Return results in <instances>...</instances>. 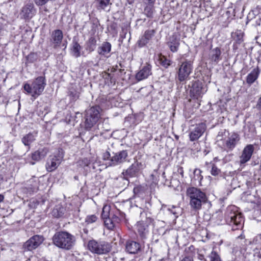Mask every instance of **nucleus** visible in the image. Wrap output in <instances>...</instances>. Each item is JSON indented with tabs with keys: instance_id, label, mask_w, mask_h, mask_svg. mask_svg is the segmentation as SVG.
<instances>
[{
	"instance_id": "nucleus-3",
	"label": "nucleus",
	"mask_w": 261,
	"mask_h": 261,
	"mask_svg": "<svg viewBox=\"0 0 261 261\" xmlns=\"http://www.w3.org/2000/svg\"><path fill=\"white\" fill-rule=\"evenodd\" d=\"M187 195L190 198V204L195 210L201 208L202 203H205L207 198L205 194L200 189L191 187L187 189Z\"/></svg>"
},
{
	"instance_id": "nucleus-12",
	"label": "nucleus",
	"mask_w": 261,
	"mask_h": 261,
	"mask_svg": "<svg viewBox=\"0 0 261 261\" xmlns=\"http://www.w3.org/2000/svg\"><path fill=\"white\" fill-rule=\"evenodd\" d=\"M36 12L34 4L29 3L22 8L20 15L21 17L24 19H30L35 15Z\"/></svg>"
},
{
	"instance_id": "nucleus-10",
	"label": "nucleus",
	"mask_w": 261,
	"mask_h": 261,
	"mask_svg": "<svg viewBox=\"0 0 261 261\" xmlns=\"http://www.w3.org/2000/svg\"><path fill=\"white\" fill-rule=\"evenodd\" d=\"M127 156L128 153L126 150L113 153L111 157L110 165L115 166L122 164L126 161Z\"/></svg>"
},
{
	"instance_id": "nucleus-48",
	"label": "nucleus",
	"mask_w": 261,
	"mask_h": 261,
	"mask_svg": "<svg viewBox=\"0 0 261 261\" xmlns=\"http://www.w3.org/2000/svg\"><path fill=\"white\" fill-rule=\"evenodd\" d=\"M4 199V197L3 195L0 194V203L3 201Z\"/></svg>"
},
{
	"instance_id": "nucleus-15",
	"label": "nucleus",
	"mask_w": 261,
	"mask_h": 261,
	"mask_svg": "<svg viewBox=\"0 0 261 261\" xmlns=\"http://www.w3.org/2000/svg\"><path fill=\"white\" fill-rule=\"evenodd\" d=\"M151 74V66L149 64L144 66L136 75V79L142 81Z\"/></svg>"
},
{
	"instance_id": "nucleus-27",
	"label": "nucleus",
	"mask_w": 261,
	"mask_h": 261,
	"mask_svg": "<svg viewBox=\"0 0 261 261\" xmlns=\"http://www.w3.org/2000/svg\"><path fill=\"white\" fill-rule=\"evenodd\" d=\"M65 212V208L59 205L55 207V208L52 211L51 214L54 217L59 218L64 215Z\"/></svg>"
},
{
	"instance_id": "nucleus-29",
	"label": "nucleus",
	"mask_w": 261,
	"mask_h": 261,
	"mask_svg": "<svg viewBox=\"0 0 261 261\" xmlns=\"http://www.w3.org/2000/svg\"><path fill=\"white\" fill-rule=\"evenodd\" d=\"M244 33L241 30H237L231 33V37L237 44H240L243 41Z\"/></svg>"
},
{
	"instance_id": "nucleus-31",
	"label": "nucleus",
	"mask_w": 261,
	"mask_h": 261,
	"mask_svg": "<svg viewBox=\"0 0 261 261\" xmlns=\"http://www.w3.org/2000/svg\"><path fill=\"white\" fill-rule=\"evenodd\" d=\"M207 257L208 261H222L220 255L215 250H212Z\"/></svg>"
},
{
	"instance_id": "nucleus-44",
	"label": "nucleus",
	"mask_w": 261,
	"mask_h": 261,
	"mask_svg": "<svg viewBox=\"0 0 261 261\" xmlns=\"http://www.w3.org/2000/svg\"><path fill=\"white\" fill-rule=\"evenodd\" d=\"M180 261H193L192 258L190 257H186L181 259Z\"/></svg>"
},
{
	"instance_id": "nucleus-19",
	"label": "nucleus",
	"mask_w": 261,
	"mask_h": 261,
	"mask_svg": "<svg viewBox=\"0 0 261 261\" xmlns=\"http://www.w3.org/2000/svg\"><path fill=\"white\" fill-rule=\"evenodd\" d=\"M63 33L60 30H56L52 32L51 38L53 43L55 46L60 45L63 39Z\"/></svg>"
},
{
	"instance_id": "nucleus-11",
	"label": "nucleus",
	"mask_w": 261,
	"mask_h": 261,
	"mask_svg": "<svg viewBox=\"0 0 261 261\" xmlns=\"http://www.w3.org/2000/svg\"><path fill=\"white\" fill-rule=\"evenodd\" d=\"M254 150V146L252 144L247 145L244 147L241 155L239 156V163L241 166H244L250 160Z\"/></svg>"
},
{
	"instance_id": "nucleus-16",
	"label": "nucleus",
	"mask_w": 261,
	"mask_h": 261,
	"mask_svg": "<svg viewBox=\"0 0 261 261\" xmlns=\"http://www.w3.org/2000/svg\"><path fill=\"white\" fill-rule=\"evenodd\" d=\"M155 31L154 30H150L146 31L144 35L138 40V44L140 47H143L146 45L149 41L154 36Z\"/></svg>"
},
{
	"instance_id": "nucleus-20",
	"label": "nucleus",
	"mask_w": 261,
	"mask_h": 261,
	"mask_svg": "<svg viewBox=\"0 0 261 261\" xmlns=\"http://www.w3.org/2000/svg\"><path fill=\"white\" fill-rule=\"evenodd\" d=\"M111 50V44L108 42H104L98 47L97 53L99 55L108 57L107 55Z\"/></svg>"
},
{
	"instance_id": "nucleus-5",
	"label": "nucleus",
	"mask_w": 261,
	"mask_h": 261,
	"mask_svg": "<svg viewBox=\"0 0 261 261\" xmlns=\"http://www.w3.org/2000/svg\"><path fill=\"white\" fill-rule=\"evenodd\" d=\"M100 118L99 108L92 107L85 111V128L90 130L98 121Z\"/></svg>"
},
{
	"instance_id": "nucleus-37",
	"label": "nucleus",
	"mask_w": 261,
	"mask_h": 261,
	"mask_svg": "<svg viewBox=\"0 0 261 261\" xmlns=\"http://www.w3.org/2000/svg\"><path fill=\"white\" fill-rule=\"evenodd\" d=\"M88 49L90 51H93L95 48L96 40L94 37H91L88 40Z\"/></svg>"
},
{
	"instance_id": "nucleus-51",
	"label": "nucleus",
	"mask_w": 261,
	"mask_h": 261,
	"mask_svg": "<svg viewBox=\"0 0 261 261\" xmlns=\"http://www.w3.org/2000/svg\"><path fill=\"white\" fill-rule=\"evenodd\" d=\"M239 237L241 238V239H242V238H242V235H240V236Z\"/></svg>"
},
{
	"instance_id": "nucleus-1",
	"label": "nucleus",
	"mask_w": 261,
	"mask_h": 261,
	"mask_svg": "<svg viewBox=\"0 0 261 261\" xmlns=\"http://www.w3.org/2000/svg\"><path fill=\"white\" fill-rule=\"evenodd\" d=\"M75 241L73 235L64 231L57 232L53 237L54 244L58 248L65 250L71 249L74 245Z\"/></svg>"
},
{
	"instance_id": "nucleus-21",
	"label": "nucleus",
	"mask_w": 261,
	"mask_h": 261,
	"mask_svg": "<svg viewBox=\"0 0 261 261\" xmlns=\"http://www.w3.org/2000/svg\"><path fill=\"white\" fill-rule=\"evenodd\" d=\"M48 150L46 148H43L35 151L32 154V159L35 161H39L44 158L47 154Z\"/></svg>"
},
{
	"instance_id": "nucleus-49",
	"label": "nucleus",
	"mask_w": 261,
	"mask_h": 261,
	"mask_svg": "<svg viewBox=\"0 0 261 261\" xmlns=\"http://www.w3.org/2000/svg\"><path fill=\"white\" fill-rule=\"evenodd\" d=\"M30 164H31V165H34V164H35V163H34V162H30Z\"/></svg>"
},
{
	"instance_id": "nucleus-32",
	"label": "nucleus",
	"mask_w": 261,
	"mask_h": 261,
	"mask_svg": "<svg viewBox=\"0 0 261 261\" xmlns=\"http://www.w3.org/2000/svg\"><path fill=\"white\" fill-rule=\"evenodd\" d=\"M207 165L211 167V173L213 176H218L221 173V170L215 164L206 163Z\"/></svg>"
},
{
	"instance_id": "nucleus-17",
	"label": "nucleus",
	"mask_w": 261,
	"mask_h": 261,
	"mask_svg": "<svg viewBox=\"0 0 261 261\" xmlns=\"http://www.w3.org/2000/svg\"><path fill=\"white\" fill-rule=\"evenodd\" d=\"M125 249L129 253L136 254L140 250L141 245L137 242L128 241L126 243Z\"/></svg>"
},
{
	"instance_id": "nucleus-14",
	"label": "nucleus",
	"mask_w": 261,
	"mask_h": 261,
	"mask_svg": "<svg viewBox=\"0 0 261 261\" xmlns=\"http://www.w3.org/2000/svg\"><path fill=\"white\" fill-rule=\"evenodd\" d=\"M239 140V135L237 133H232L229 135L223 147L231 150L235 147Z\"/></svg>"
},
{
	"instance_id": "nucleus-30",
	"label": "nucleus",
	"mask_w": 261,
	"mask_h": 261,
	"mask_svg": "<svg viewBox=\"0 0 261 261\" xmlns=\"http://www.w3.org/2000/svg\"><path fill=\"white\" fill-rule=\"evenodd\" d=\"M81 46L77 42H73L72 47V55L75 57L78 58L81 56L80 50Z\"/></svg>"
},
{
	"instance_id": "nucleus-6",
	"label": "nucleus",
	"mask_w": 261,
	"mask_h": 261,
	"mask_svg": "<svg viewBox=\"0 0 261 261\" xmlns=\"http://www.w3.org/2000/svg\"><path fill=\"white\" fill-rule=\"evenodd\" d=\"M193 69V62L185 60L178 64L177 79L180 82L189 80V76Z\"/></svg>"
},
{
	"instance_id": "nucleus-23",
	"label": "nucleus",
	"mask_w": 261,
	"mask_h": 261,
	"mask_svg": "<svg viewBox=\"0 0 261 261\" xmlns=\"http://www.w3.org/2000/svg\"><path fill=\"white\" fill-rule=\"evenodd\" d=\"M138 170V163H136L133 164L125 171H123L122 174L124 176L133 177L135 176Z\"/></svg>"
},
{
	"instance_id": "nucleus-42",
	"label": "nucleus",
	"mask_w": 261,
	"mask_h": 261,
	"mask_svg": "<svg viewBox=\"0 0 261 261\" xmlns=\"http://www.w3.org/2000/svg\"><path fill=\"white\" fill-rule=\"evenodd\" d=\"M111 219L114 221V222L115 223V225H116L117 223H118L120 221V219L119 217H118L114 215Z\"/></svg>"
},
{
	"instance_id": "nucleus-13",
	"label": "nucleus",
	"mask_w": 261,
	"mask_h": 261,
	"mask_svg": "<svg viewBox=\"0 0 261 261\" xmlns=\"http://www.w3.org/2000/svg\"><path fill=\"white\" fill-rule=\"evenodd\" d=\"M62 160V156L59 155L49 156L46 163L47 170L49 172L55 170L60 164Z\"/></svg>"
},
{
	"instance_id": "nucleus-2",
	"label": "nucleus",
	"mask_w": 261,
	"mask_h": 261,
	"mask_svg": "<svg viewBox=\"0 0 261 261\" xmlns=\"http://www.w3.org/2000/svg\"><path fill=\"white\" fill-rule=\"evenodd\" d=\"M225 216L227 223L232 226L233 230L242 227L243 224V217L242 214L238 212L236 206L230 205L227 207Z\"/></svg>"
},
{
	"instance_id": "nucleus-40",
	"label": "nucleus",
	"mask_w": 261,
	"mask_h": 261,
	"mask_svg": "<svg viewBox=\"0 0 261 261\" xmlns=\"http://www.w3.org/2000/svg\"><path fill=\"white\" fill-rule=\"evenodd\" d=\"M98 219V217L95 215H91L87 216L86 218V222L88 224L90 223H93L94 222H95Z\"/></svg>"
},
{
	"instance_id": "nucleus-26",
	"label": "nucleus",
	"mask_w": 261,
	"mask_h": 261,
	"mask_svg": "<svg viewBox=\"0 0 261 261\" xmlns=\"http://www.w3.org/2000/svg\"><path fill=\"white\" fill-rule=\"evenodd\" d=\"M136 228L142 237H144L147 232V225L143 221H139L136 224Z\"/></svg>"
},
{
	"instance_id": "nucleus-50",
	"label": "nucleus",
	"mask_w": 261,
	"mask_h": 261,
	"mask_svg": "<svg viewBox=\"0 0 261 261\" xmlns=\"http://www.w3.org/2000/svg\"><path fill=\"white\" fill-rule=\"evenodd\" d=\"M107 154L109 155V156H110V154L109 152H107Z\"/></svg>"
},
{
	"instance_id": "nucleus-25",
	"label": "nucleus",
	"mask_w": 261,
	"mask_h": 261,
	"mask_svg": "<svg viewBox=\"0 0 261 261\" xmlns=\"http://www.w3.org/2000/svg\"><path fill=\"white\" fill-rule=\"evenodd\" d=\"M259 74L258 68H254L247 76L246 82L249 84H251L257 79Z\"/></svg>"
},
{
	"instance_id": "nucleus-41",
	"label": "nucleus",
	"mask_w": 261,
	"mask_h": 261,
	"mask_svg": "<svg viewBox=\"0 0 261 261\" xmlns=\"http://www.w3.org/2000/svg\"><path fill=\"white\" fill-rule=\"evenodd\" d=\"M49 0H35V2L37 5L42 6L45 4Z\"/></svg>"
},
{
	"instance_id": "nucleus-9",
	"label": "nucleus",
	"mask_w": 261,
	"mask_h": 261,
	"mask_svg": "<svg viewBox=\"0 0 261 261\" xmlns=\"http://www.w3.org/2000/svg\"><path fill=\"white\" fill-rule=\"evenodd\" d=\"M44 241L43 237L39 235H35L26 241L23 246L25 251H32L40 246Z\"/></svg>"
},
{
	"instance_id": "nucleus-36",
	"label": "nucleus",
	"mask_w": 261,
	"mask_h": 261,
	"mask_svg": "<svg viewBox=\"0 0 261 261\" xmlns=\"http://www.w3.org/2000/svg\"><path fill=\"white\" fill-rule=\"evenodd\" d=\"M179 45V42L175 39L168 43V46L170 50L173 52H175L177 50Z\"/></svg>"
},
{
	"instance_id": "nucleus-24",
	"label": "nucleus",
	"mask_w": 261,
	"mask_h": 261,
	"mask_svg": "<svg viewBox=\"0 0 261 261\" xmlns=\"http://www.w3.org/2000/svg\"><path fill=\"white\" fill-rule=\"evenodd\" d=\"M221 51L219 48L216 47L213 49L211 52V59L212 61L216 63H218L221 60Z\"/></svg>"
},
{
	"instance_id": "nucleus-39",
	"label": "nucleus",
	"mask_w": 261,
	"mask_h": 261,
	"mask_svg": "<svg viewBox=\"0 0 261 261\" xmlns=\"http://www.w3.org/2000/svg\"><path fill=\"white\" fill-rule=\"evenodd\" d=\"M168 211L171 212L175 217H177L178 214L181 212V208L179 207L172 205L171 207L168 208Z\"/></svg>"
},
{
	"instance_id": "nucleus-18",
	"label": "nucleus",
	"mask_w": 261,
	"mask_h": 261,
	"mask_svg": "<svg viewBox=\"0 0 261 261\" xmlns=\"http://www.w3.org/2000/svg\"><path fill=\"white\" fill-rule=\"evenodd\" d=\"M37 136V133L35 132L30 133L24 136L21 141L25 146H28L29 149L30 145L36 140Z\"/></svg>"
},
{
	"instance_id": "nucleus-35",
	"label": "nucleus",
	"mask_w": 261,
	"mask_h": 261,
	"mask_svg": "<svg viewBox=\"0 0 261 261\" xmlns=\"http://www.w3.org/2000/svg\"><path fill=\"white\" fill-rule=\"evenodd\" d=\"M110 209L111 207L110 205H105L103 206L101 214V217L103 219L110 217Z\"/></svg>"
},
{
	"instance_id": "nucleus-28",
	"label": "nucleus",
	"mask_w": 261,
	"mask_h": 261,
	"mask_svg": "<svg viewBox=\"0 0 261 261\" xmlns=\"http://www.w3.org/2000/svg\"><path fill=\"white\" fill-rule=\"evenodd\" d=\"M95 4L98 10H105L110 4V0H95Z\"/></svg>"
},
{
	"instance_id": "nucleus-34",
	"label": "nucleus",
	"mask_w": 261,
	"mask_h": 261,
	"mask_svg": "<svg viewBox=\"0 0 261 261\" xmlns=\"http://www.w3.org/2000/svg\"><path fill=\"white\" fill-rule=\"evenodd\" d=\"M104 219L105 225L109 229L112 230L116 226L114 221L111 218L109 217Z\"/></svg>"
},
{
	"instance_id": "nucleus-7",
	"label": "nucleus",
	"mask_w": 261,
	"mask_h": 261,
	"mask_svg": "<svg viewBox=\"0 0 261 261\" xmlns=\"http://www.w3.org/2000/svg\"><path fill=\"white\" fill-rule=\"evenodd\" d=\"M89 250L96 254H105L110 251L108 244L105 243H98L94 240H91L88 244Z\"/></svg>"
},
{
	"instance_id": "nucleus-46",
	"label": "nucleus",
	"mask_w": 261,
	"mask_h": 261,
	"mask_svg": "<svg viewBox=\"0 0 261 261\" xmlns=\"http://www.w3.org/2000/svg\"><path fill=\"white\" fill-rule=\"evenodd\" d=\"M257 107L258 108L261 109V97L259 98V100L258 101V102H257Z\"/></svg>"
},
{
	"instance_id": "nucleus-43",
	"label": "nucleus",
	"mask_w": 261,
	"mask_h": 261,
	"mask_svg": "<svg viewBox=\"0 0 261 261\" xmlns=\"http://www.w3.org/2000/svg\"><path fill=\"white\" fill-rule=\"evenodd\" d=\"M155 0H146L145 3L147 5H153Z\"/></svg>"
},
{
	"instance_id": "nucleus-47",
	"label": "nucleus",
	"mask_w": 261,
	"mask_h": 261,
	"mask_svg": "<svg viewBox=\"0 0 261 261\" xmlns=\"http://www.w3.org/2000/svg\"><path fill=\"white\" fill-rule=\"evenodd\" d=\"M197 173H198V174H200V173H201V171H200V170H199V169H196L194 170V173L195 174H197Z\"/></svg>"
},
{
	"instance_id": "nucleus-33",
	"label": "nucleus",
	"mask_w": 261,
	"mask_h": 261,
	"mask_svg": "<svg viewBox=\"0 0 261 261\" xmlns=\"http://www.w3.org/2000/svg\"><path fill=\"white\" fill-rule=\"evenodd\" d=\"M159 60L160 64L166 68L171 65V61L168 60L165 56H160Z\"/></svg>"
},
{
	"instance_id": "nucleus-22",
	"label": "nucleus",
	"mask_w": 261,
	"mask_h": 261,
	"mask_svg": "<svg viewBox=\"0 0 261 261\" xmlns=\"http://www.w3.org/2000/svg\"><path fill=\"white\" fill-rule=\"evenodd\" d=\"M201 84L198 82H195L191 89L190 92L193 96L198 98L202 93Z\"/></svg>"
},
{
	"instance_id": "nucleus-38",
	"label": "nucleus",
	"mask_w": 261,
	"mask_h": 261,
	"mask_svg": "<svg viewBox=\"0 0 261 261\" xmlns=\"http://www.w3.org/2000/svg\"><path fill=\"white\" fill-rule=\"evenodd\" d=\"M153 11V5H147L144 9L145 14L149 17L152 16Z\"/></svg>"
},
{
	"instance_id": "nucleus-8",
	"label": "nucleus",
	"mask_w": 261,
	"mask_h": 261,
	"mask_svg": "<svg viewBox=\"0 0 261 261\" xmlns=\"http://www.w3.org/2000/svg\"><path fill=\"white\" fill-rule=\"evenodd\" d=\"M205 129L206 125L203 123L191 126L190 128V133L189 135L190 140L194 141L198 140L203 135Z\"/></svg>"
},
{
	"instance_id": "nucleus-45",
	"label": "nucleus",
	"mask_w": 261,
	"mask_h": 261,
	"mask_svg": "<svg viewBox=\"0 0 261 261\" xmlns=\"http://www.w3.org/2000/svg\"><path fill=\"white\" fill-rule=\"evenodd\" d=\"M178 172L179 173V174L181 175L182 177L184 176V170H183V169L182 168H180L179 169H178Z\"/></svg>"
},
{
	"instance_id": "nucleus-4",
	"label": "nucleus",
	"mask_w": 261,
	"mask_h": 261,
	"mask_svg": "<svg viewBox=\"0 0 261 261\" xmlns=\"http://www.w3.org/2000/svg\"><path fill=\"white\" fill-rule=\"evenodd\" d=\"M45 85V78L39 76L33 82L31 85L25 84L23 87L28 93L31 94L34 99H36L43 91Z\"/></svg>"
}]
</instances>
